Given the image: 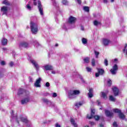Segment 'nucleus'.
Returning a JSON list of instances; mask_svg holds the SVG:
<instances>
[{
    "label": "nucleus",
    "mask_w": 127,
    "mask_h": 127,
    "mask_svg": "<svg viewBox=\"0 0 127 127\" xmlns=\"http://www.w3.org/2000/svg\"><path fill=\"white\" fill-rule=\"evenodd\" d=\"M80 93V92L78 90H70L68 92V98L70 99H75Z\"/></svg>",
    "instance_id": "1"
},
{
    "label": "nucleus",
    "mask_w": 127,
    "mask_h": 127,
    "mask_svg": "<svg viewBox=\"0 0 127 127\" xmlns=\"http://www.w3.org/2000/svg\"><path fill=\"white\" fill-rule=\"evenodd\" d=\"M30 28L33 34H36L38 31V25L31 21L30 22Z\"/></svg>",
    "instance_id": "2"
},
{
    "label": "nucleus",
    "mask_w": 127,
    "mask_h": 127,
    "mask_svg": "<svg viewBox=\"0 0 127 127\" xmlns=\"http://www.w3.org/2000/svg\"><path fill=\"white\" fill-rule=\"evenodd\" d=\"M119 69V67L118 66V64H115L113 66L112 68L110 70V72L112 75H116L117 74V71Z\"/></svg>",
    "instance_id": "3"
},
{
    "label": "nucleus",
    "mask_w": 127,
    "mask_h": 127,
    "mask_svg": "<svg viewBox=\"0 0 127 127\" xmlns=\"http://www.w3.org/2000/svg\"><path fill=\"white\" fill-rule=\"evenodd\" d=\"M23 94H25L27 96H28V95H29V91H26L22 88H20L18 91L17 95L20 96V95H22Z\"/></svg>",
    "instance_id": "4"
},
{
    "label": "nucleus",
    "mask_w": 127,
    "mask_h": 127,
    "mask_svg": "<svg viewBox=\"0 0 127 127\" xmlns=\"http://www.w3.org/2000/svg\"><path fill=\"white\" fill-rule=\"evenodd\" d=\"M38 8L41 15H43V7H42V4H41L40 1H38Z\"/></svg>",
    "instance_id": "5"
},
{
    "label": "nucleus",
    "mask_w": 127,
    "mask_h": 127,
    "mask_svg": "<svg viewBox=\"0 0 127 127\" xmlns=\"http://www.w3.org/2000/svg\"><path fill=\"white\" fill-rule=\"evenodd\" d=\"M105 114L107 118H114V113L106 109L105 110Z\"/></svg>",
    "instance_id": "6"
},
{
    "label": "nucleus",
    "mask_w": 127,
    "mask_h": 127,
    "mask_svg": "<svg viewBox=\"0 0 127 127\" xmlns=\"http://www.w3.org/2000/svg\"><path fill=\"white\" fill-rule=\"evenodd\" d=\"M76 20H77V19L75 17L70 16L68 18L67 22L69 23V24H73V23L76 22Z\"/></svg>",
    "instance_id": "7"
},
{
    "label": "nucleus",
    "mask_w": 127,
    "mask_h": 127,
    "mask_svg": "<svg viewBox=\"0 0 127 127\" xmlns=\"http://www.w3.org/2000/svg\"><path fill=\"white\" fill-rule=\"evenodd\" d=\"M98 73H95V77H98L100 75H104L105 73V70L102 68L97 69Z\"/></svg>",
    "instance_id": "8"
},
{
    "label": "nucleus",
    "mask_w": 127,
    "mask_h": 127,
    "mask_svg": "<svg viewBox=\"0 0 127 127\" xmlns=\"http://www.w3.org/2000/svg\"><path fill=\"white\" fill-rule=\"evenodd\" d=\"M30 62L34 66L36 70L38 71V70H39V65L37 64V63H36L35 61L31 59L30 60Z\"/></svg>",
    "instance_id": "9"
},
{
    "label": "nucleus",
    "mask_w": 127,
    "mask_h": 127,
    "mask_svg": "<svg viewBox=\"0 0 127 127\" xmlns=\"http://www.w3.org/2000/svg\"><path fill=\"white\" fill-rule=\"evenodd\" d=\"M30 100V98L29 97V96H27L26 98L23 99L21 101V104L22 105H24L25 104H27V103H28Z\"/></svg>",
    "instance_id": "10"
},
{
    "label": "nucleus",
    "mask_w": 127,
    "mask_h": 127,
    "mask_svg": "<svg viewBox=\"0 0 127 127\" xmlns=\"http://www.w3.org/2000/svg\"><path fill=\"white\" fill-rule=\"evenodd\" d=\"M40 82H41V78L39 77L38 79L36 80L35 83H34V86L36 88H39L41 87L40 85Z\"/></svg>",
    "instance_id": "11"
},
{
    "label": "nucleus",
    "mask_w": 127,
    "mask_h": 127,
    "mask_svg": "<svg viewBox=\"0 0 127 127\" xmlns=\"http://www.w3.org/2000/svg\"><path fill=\"white\" fill-rule=\"evenodd\" d=\"M95 113H96V111L95 109H91V116H89V115H87V118L89 120H91V119L94 118L95 116Z\"/></svg>",
    "instance_id": "12"
},
{
    "label": "nucleus",
    "mask_w": 127,
    "mask_h": 127,
    "mask_svg": "<svg viewBox=\"0 0 127 127\" xmlns=\"http://www.w3.org/2000/svg\"><path fill=\"white\" fill-rule=\"evenodd\" d=\"M112 90L114 94V96H115V97H117V96H119V88L117 87H114L113 88H112Z\"/></svg>",
    "instance_id": "13"
},
{
    "label": "nucleus",
    "mask_w": 127,
    "mask_h": 127,
    "mask_svg": "<svg viewBox=\"0 0 127 127\" xmlns=\"http://www.w3.org/2000/svg\"><path fill=\"white\" fill-rule=\"evenodd\" d=\"M20 47H24V48H26V47H28V44L25 42H22L19 44Z\"/></svg>",
    "instance_id": "14"
},
{
    "label": "nucleus",
    "mask_w": 127,
    "mask_h": 127,
    "mask_svg": "<svg viewBox=\"0 0 127 127\" xmlns=\"http://www.w3.org/2000/svg\"><path fill=\"white\" fill-rule=\"evenodd\" d=\"M1 45H3V46H5V45H7V39L3 38L1 40Z\"/></svg>",
    "instance_id": "15"
},
{
    "label": "nucleus",
    "mask_w": 127,
    "mask_h": 127,
    "mask_svg": "<svg viewBox=\"0 0 127 127\" xmlns=\"http://www.w3.org/2000/svg\"><path fill=\"white\" fill-rule=\"evenodd\" d=\"M70 123L72 126L74 127H78V125H77V123L75 121V120L73 118L70 119Z\"/></svg>",
    "instance_id": "16"
},
{
    "label": "nucleus",
    "mask_w": 127,
    "mask_h": 127,
    "mask_svg": "<svg viewBox=\"0 0 127 127\" xmlns=\"http://www.w3.org/2000/svg\"><path fill=\"white\" fill-rule=\"evenodd\" d=\"M85 104V102L84 101H80L79 102L76 103L75 104L74 106L76 107V108H80L81 106H82L83 104Z\"/></svg>",
    "instance_id": "17"
},
{
    "label": "nucleus",
    "mask_w": 127,
    "mask_h": 127,
    "mask_svg": "<svg viewBox=\"0 0 127 127\" xmlns=\"http://www.w3.org/2000/svg\"><path fill=\"white\" fill-rule=\"evenodd\" d=\"M42 101L43 102H44V103H45L47 105H50V106L51 105V104H52V102H51V101H49L48 99L46 98H43Z\"/></svg>",
    "instance_id": "18"
},
{
    "label": "nucleus",
    "mask_w": 127,
    "mask_h": 127,
    "mask_svg": "<svg viewBox=\"0 0 127 127\" xmlns=\"http://www.w3.org/2000/svg\"><path fill=\"white\" fill-rule=\"evenodd\" d=\"M118 116L120 120H124L125 119H126V115H125V114H124V113H123L122 112L120 113V114H118Z\"/></svg>",
    "instance_id": "19"
},
{
    "label": "nucleus",
    "mask_w": 127,
    "mask_h": 127,
    "mask_svg": "<svg viewBox=\"0 0 127 127\" xmlns=\"http://www.w3.org/2000/svg\"><path fill=\"white\" fill-rule=\"evenodd\" d=\"M44 67L46 71H48V70L50 71L51 70H53V67L51 65H46Z\"/></svg>",
    "instance_id": "20"
},
{
    "label": "nucleus",
    "mask_w": 127,
    "mask_h": 127,
    "mask_svg": "<svg viewBox=\"0 0 127 127\" xmlns=\"http://www.w3.org/2000/svg\"><path fill=\"white\" fill-rule=\"evenodd\" d=\"M110 43V41L107 39H103V44L104 46H108Z\"/></svg>",
    "instance_id": "21"
},
{
    "label": "nucleus",
    "mask_w": 127,
    "mask_h": 127,
    "mask_svg": "<svg viewBox=\"0 0 127 127\" xmlns=\"http://www.w3.org/2000/svg\"><path fill=\"white\" fill-rule=\"evenodd\" d=\"M113 111L115 113V114H120V113L122 112V110H120L118 108H115L113 109Z\"/></svg>",
    "instance_id": "22"
},
{
    "label": "nucleus",
    "mask_w": 127,
    "mask_h": 127,
    "mask_svg": "<svg viewBox=\"0 0 127 127\" xmlns=\"http://www.w3.org/2000/svg\"><path fill=\"white\" fill-rule=\"evenodd\" d=\"M83 61H84V63H90V58L86 57L83 59Z\"/></svg>",
    "instance_id": "23"
},
{
    "label": "nucleus",
    "mask_w": 127,
    "mask_h": 127,
    "mask_svg": "<svg viewBox=\"0 0 127 127\" xmlns=\"http://www.w3.org/2000/svg\"><path fill=\"white\" fill-rule=\"evenodd\" d=\"M2 3L5 5H10V3H9V2L7 0L3 1Z\"/></svg>",
    "instance_id": "24"
},
{
    "label": "nucleus",
    "mask_w": 127,
    "mask_h": 127,
    "mask_svg": "<svg viewBox=\"0 0 127 127\" xmlns=\"http://www.w3.org/2000/svg\"><path fill=\"white\" fill-rule=\"evenodd\" d=\"M21 121L23 123H25V124H27V123H28V120L24 118H21Z\"/></svg>",
    "instance_id": "25"
},
{
    "label": "nucleus",
    "mask_w": 127,
    "mask_h": 127,
    "mask_svg": "<svg viewBox=\"0 0 127 127\" xmlns=\"http://www.w3.org/2000/svg\"><path fill=\"white\" fill-rule=\"evenodd\" d=\"M1 11H7V7L3 6L1 8Z\"/></svg>",
    "instance_id": "26"
},
{
    "label": "nucleus",
    "mask_w": 127,
    "mask_h": 127,
    "mask_svg": "<svg viewBox=\"0 0 127 127\" xmlns=\"http://www.w3.org/2000/svg\"><path fill=\"white\" fill-rule=\"evenodd\" d=\"M83 9L86 12H89V11H90V8L88 6H84L83 7Z\"/></svg>",
    "instance_id": "27"
},
{
    "label": "nucleus",
    "mask_w": 127,
    "mask_h": 127,
    "mask_svg": "<svg viewBox=\"0 0 127 127\" xmlns=\"http://www.w3.org/2000/svg\"><path fill=\"white\" fill-rule=\"evenodd\" d=\"M101 96L103 99L105 100L107 99V94L105 92H101Z\"/></svg>",
    "instance_id": "28"
},
{
    "label": "nucleus",
    "mask_w": 127,
    "mask_h": 127,
    "mask_svg": "<svg viewBox=\"0 0 127 127\" xmlns=\"http://www.w3.org/2000/svg\"><path fill=\"white\" fill-rule=\"evenodd\" d=\"M109 100L110 101H111V102H115V101H116V98H114V96L112 95H111L109 97Z\"/></svg>",
    "instance_id": "29"
},
{
    "label": "nucleus",
    "mask_w": 127,
    "mask_h": 127,
    "mask_svg": "<svg viewBox=\"0 0 127 127\" xmlns=\"http://www.w3.org/2000/svg\"><path fill=\"white\" fill-rule=\"evenodd\" d=\"M82 42L83 44H87L88 41H87V39H86L85 38H83L82 39Z\"/></svg>",
    "instance_id": "30"
},
{
    "label": "nucleus",
    "mask_w": 127,
    "mask_h": 127,
    "mask_svg": "<svg viewBox=\"0 0 127 127\" xmlns=\"http://www.w3.org/2000/svg\"><path fill=\"white\" fill-rule=\"evenodd\" d=\"M91 64L92 66H96V61H95V59H92Z\"/></svg>",
    "instance_id": "31"
},
{
    "label": "nucleus",
    "mask_w": 127,
    "mask_h": 127,
    "mask_svg": "<svg viewBox=\"0 0 127 127\" xmlns=\"http://www.w3.org/2000/svg\"><path fill=\"white\" fill-rule=\"evenodd\" d=\"M62 3L64 5H68V1L67 0H63Z\"/></svg>",
    "instance_id": "32"
},
{
    "label": "nucleus",
    "mask_w": 127,
    "mask_h": 127,
    "mask_svg": "<svg viewBox=\"0 0 127 127\" xmlns=\"http://www.w3.org/2000/svg\"><path fill=\"white\" fill-rule=\"evenodd\" d=\"M93 117L94 118L95 121H99L100 120V116L98 115H95L93 116Z\"/></svg>",
    "instance_id": "33"
},
{
    "label": "nucleus",
    "mask_w": 127,
    "mask_h": 127,
    "mask_svg": "<svg viewBox=\"0 0 127 127\" xmlns=\"http://www.w3.org/2000/svg\"><path fill=\"white\" fill-rule=\"evenodd\" d=\"M94 53H95L96 58H98V56H99V54H100V52L94 51Z\"/></svg>",
    "instance_id": "34"
},
{
    "label": "nucleus",
    "mask_w": 127,
    "mask_h": 127,
    "mask_svg": "<svg viewBox=\"0 0 127 127\" xmlns=\"http://www.w3.org/2000/svg\"><path fill=\"white\" fill-rule=\"evenodd\" d=\"M107 83H108V85L109 87H111V86H112V80L109 79L107 81Z\"/></svg>",
    "instance_id": "35"
},
{
    "label": "nucleus",
    "mask_w": 127,
    "mask_h": 127,
    "mask_svg": "<svg viewBox=\"0 0 127 127\" xmlns=\"http://www.w3.org/2000/svg\"><path fill=\"white\" fill-rule=\"evenodd\" d=\"M104 64H105V66H108V65H109L108 60L105 59V60H104Z\"/></svg>",
    "instance_id": "36"
},
{
    "label": "nucleus",
    "mask_w": 127,
    "mask_h": 127,
    "mask_svg": "<svg viewBox=\"0 0 127 127\" xmlns=\"http://www.w3.org/2000/svg\"><path fill=\"white\" fill-rule=\"evenodd\" d=\"M98 24H100V23L98 22V21L95 20L94 21V25H95V26H97Z\"/></svg>",
    "instance_id": "37"
},
{
    "label": "nucleus",
    "mask_w": 127,
    "mask_h": 127,
    "mask_svg": "<svg viewBox=\"0 0 127 127\" xmlns=\"http://www.w3.org/2000/svg\"><path fill=\"white\" fill-rule=\"evenodd\" d=\"M79 78L82 82V83H85V80H84V78H83V76L81 75H79Z\"/></svg>",
    "instance_id": "38"
},
{
    "label": "nucleus",
    "mask_w": 127,
    "mask_h": 127,
    "mask_svg": "<svg viewBox=\"0 0 127 127\" xmlns=\"http://www.w3.org/2000/svg\"><path fill=\"white\" fill-rule=\"evenodd\" d=\"M34 43L35 44V46L36 47H38V46H40V44H39V43L37 42V41H35L34 42Z\"/></svg>",
    "instance_id": "39"
},
{
    "label": "nucleus",
    "mask_w": 127,
    "mask_h": 127,
    "mask_svg": "<svg viewBox=\"0 0 127 127\" xmlns=\"http://www.w3.org/2000/svg\"><path fill=\"white\" fill-rule=\"evenodd\" d=\"M26 7H27V9H28L29 10H31V6H30L29 4H27Z\"/></svg>",
    "instance_id": "40"
},
{
    "label": "nucleus",
    "mask_w": 127,
    "mask_h": 127,
    "mask_svg": "<svg viewBox=\"0 0 127 127\" xmlns=\"http://www.w3.org/2000/svg\"><path fill=\"white\" fill-rule=\"evenodd\" d=\"M87 95H88L89 98H93V97L94 96L93 93H87Z\"/></svg>",
    "instance_id": "41"
},
{
    "label": "nucleus",
    "mask_w": 127,
    "mask_h": 127,
    "mask_svg": "<svg viewBox=\"0 0 127 127\" xmlns=\"http://www.w3.org/2000/svg\"><path fill=\"white\" fill-rule=\"evenodd\" d=\"M113 126L114 127H118V124L117 123V122H114L113 124Z\"/></svg>",
    "instance_id": "42"
},
{
    "label": "nucleus",
    "mask_w": 127,
    "mask_h": 127,
    "mask_svg": "<svg viewBox=\"0 0 127 127\" xmlns=\"http://www.w3.org/2000/svg\"><path fill=\"white\" fill-rule=\"evenodd\" d=\"M53 4L54 6H58V5H57V3H56L55 0L53 1Z\"/></svg>",
    "instance_id": "43"
},
{
    "label": "nucleus",
    "mask_w": 127,
    "mask_h": 127,
    "mask_svg": "<svg viewBox=\"0 0 127 127\" xmlns=\"http://www.w3.org/2000/svg\"><path fill=\"white\" fill-rule=\"evenodd\" d=\"M9 65L11 67H13V65H14V64L13 63V62H11L9 63Z\"/></svg>",
    "instance_id": "44"
},
{
    "label": "nucleus",
    "mask_w": 127,
    "mask_h": 127,
    "mask_svg": "<svg viewBox=\"0 0 127 127\" xmlns=\"http://www.w3.org/2000/svg\"><path fill=\"white\" fill-rule=\"evenodd\" d=\"M86 70L87 71V72H91L92 71V68L89 67H86Z\"/></svg>",
    "instance_id": "45"
},
{
    "label": "nucleus",
    "mask_w": 127,
    "mask_h": 127,
    "mask_svg": "<svg viewBox=\"0 0 127 127\" xmlns=\"http://www.w3.org/2000/svg\"><path fill=\"white\" fill-rule=\"evenodd\" d=\"M88 93L93 94V88H90L89 89Z\"/></svg>",
    "instance_id": "46"
},
{
    "label": "nucleus",
    "mask_w": 127,
    "mask_h": 127,
    "mask_svg": "<svg viewBox=\"0 0 127 127\" xmlns=\"http://www.w3.org/2000/svg\"><path fill=\"white\" fill-rule=\"evenodd\" d=\"M127 44H125V48H124V49H123V52H126V49H127Z\"/></svg>",
    "instance_id": "47"
},
{
    "label": "nucleus",
    "mask_w": 127,
    "mask_h": 127,
    "mask_svg": "<svg viewBox=\"0 0 127 127\" xmlns=\"http://www.w3.org/2000/svg\"><path fill=\"white\" fill-rule=\"evenodd\" d=\"M45 86L46 87H50V83H49V82H46Z\"/></svg>",
    "instance_id": "48"
},
{
    "label": "nucleus",
    "mask_w": 127,
    "mask_h": 127,
    "mask_svg": "<svg viewBox=\"0 0 127 127\" xmlns=\"http://www.w3.org/2000/svg\"><path fill=\"white\" fill-rule=\"evenodd\" d=\"M53 98H56V97H57V93H54L53 94Z\"/></svg>",
    "instance_id": "49"
},
{
    "label": "nucleus",
    "mask_w": 127,
    "mask_h": 127,
    "mask_svg": "<svg viewBox=\"0 0 127 127\" xmlns=\"http://www.w3.org/2000/svg\"><path fill=\"white\" fill-rule=\"evenodd\" d=\"M1 65H2V66H4V65H5V62L3 61L1 62Z\"/></svg>",
    "instance_id": "50"
},
{
    "label": "nucleus",
    "mask_w": 127,
    "mask_h": 127,
    "mask_svg": "<svg viewBox=\"0 0 127 127\" xmlns=\"http://www.w3.org/2000/svg\"><path fill=\"white\" fill-rule=\"evenodd\" d=\"M55 127H61V126L60 125H59V124L56 123V124H55Z\"/></svg>",
    "instance_id": "51"
},
{
    "label": "nucleus",
    "mask_w": 127,
    "mask_h": 127,
    "mask_svg": "<svg viewBox=\"0 0 127 127\" xmlns=\"http://www.w3.org/2000/svg\"><path fill=\"white\" fill-rule=\"evenodd\" d=\"M77 2H78V4H81L82 3V1H81V0H76Z\"/></svg>",
    "instance_id": "52"
},
{
    "label": "nucleus",
    "mask_w": 127,
    "mask_h": 127,
    "mask_svg": "<svg viewBox=\"0 0 127 127\" xmlns=\"http://www.w3.org/2000/svg\"><path fill=\"white\" fill-rule=\"evenodd\" d=\"M97 103H98V106H100V105H101V102H100V101L97 100Z\"/></svg>",
    "instance_id": "53"
},
{
    "label": "nucleus",
    "mask_w": 127,
    "mask_h": 127,
    "mask_svg": "<svg viewBox=\"0 0 127 127\" xmlns=\"http://www.w3.org/2000/svg\"><path fill=\"white\" fill-rule=\"evenodd\" d=\"M89 124L91 125V126H94V125H95V123L92 122H90Z\"/></svg>",
    "instance_id": "54"
},
{
    "label": "nucleus",
    "mask_w": 127,
    "mask_h": 127,
    "mask_svg": "<svg viewBox=\"0 0 127 127\" xmlns=\"http://www.w3.org/2000/svg\"><path fill=\"white\" fill-rule=\"evenodd\" d=\"M33 80L32 77H29V82H33Z\"/></svg>",
    "instance_id": "55"
},
{
    "label": "nucleus",
    "mask_w": 127,
    "mask_h": 127,
    "mask_svg": "<svg viewBox=\"0 0 127 127\" xmlns=\"http://www.w3.org/2000/svg\"><path fill=\"white\" fill-rule=\"evenodd\" d=\"M2 49L4 51H6V50H7V48H2Z\"/></svg>",
    "instance_id": "56"
},
{
    "label": "nucleus",
    "mask_w": 127,
    "mask_h": 127,
    "mask_svg": "<svg viewBox=\"0 0 127 127\" xmlns=\"http://www.w3.org/2000/svg\"><path fill=\"white\" fill-rule=\"evenodd\" d=\"M7 11H3V13H2V15H3V14H6V15H7V14L6 13Z\"/></svg>",
    "instance_id": "57"
},
{
    "label": "nucleus",
    "mask_w": 127,
    "mask_h": 127,
    "mask_svg": "<svg viewBox=\"0 0 127 127\" xmlns=\"http://www.w3.org/2000/svg\"><path fill=\"white\" fill-rule=\"evenodd\" d=\"M81 30L84 31V27L83 26H81Z\"/></svg>",
    "instance_id": "58"
},
{
    "label": "nucleus",
    "mask_w": 127,
    "mask_h": 127,
    "mask_svg": "<svg viewBox=\"0 0 127 127\" xmlns=\"http://www.w3.org/2000/svg\"><path fill=\"white\" fill-rule=\"evenodd\" d=\"M103 2H104V3H107L108 2V0H104Z\"/></svg>",
    "instance_id": "59"
},
{
    "label": "nucleus",
    "mask_w": 127,
    "mask_h": 127,
    "mask_svg": "<svg viewBox=\"0 0 127 127\" xmlns=\"http://www.w3.org/2000/svg\"><path fill=\"white\" fill-rule=\"evenodd\" d=\"M34 4L35 5H37V2H36V1H34Z\"/></svg>",
    "instance_id": "60"
},
{
    "label": "nucleus",
    "mask_w": 127,
    "mask_h": 127,
    "mask_svg": "<svg viewBox=\"0 0 127 127\" xmlns=\"http://www.w3.org/2000/svg\"><path fill=\"white\" fill-rule=\"evenodd\" d=\"M13 114H14V111L13 110H12V114L11 115L13 116Z\"/></svg>",
    "instance_id": "61"
},
{
    "label": "nucleus",
    "mask_w": 127,
    "mask_h": 127,
    "mask_svg": "<svg viewBox=\"0 0 127 127\" xmlns=\"http://www.w3.org/2000/svg\"><path fill=\"white\" fill-rule=\"evenodd\" d=\"M2 77V74H1V72H0V78H1Z\"/></svg>",
    "instance_id": "62"
},
{
    "label": "nucleus",
    "mask_w": 127,
    "mask_h": 127,
    "mask_svg": "<svg viewBox=\"0 0 127 127\" xmlns=\"http://www.w3.org/2000/svg\"><path fill=\"white\" fill-rule=\"evenodd\" d=\"M100 127H104V125L103 124H100Z\"/></svg>",
    "instance_id": "63"
},
{
    "label": "nucleus",
    "mask_w": 127,
    "mask_h": 127,
    "mask_svg": "<svg viewBox=\"0 0 127 127\" xmlns=\"http://www.w3.org/2000/svg\"><path fill=\"white\" fill-rule=\"evenodd\" d=\"M55 46H56V47H57L58 46V44H56L55 45Z\"/></svg>",
    "instance_id": "64"
}]
</instances>
